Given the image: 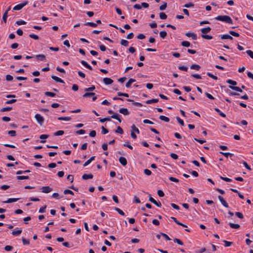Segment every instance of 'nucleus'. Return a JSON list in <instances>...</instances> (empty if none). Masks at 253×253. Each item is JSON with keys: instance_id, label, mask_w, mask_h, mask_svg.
I'll list each match as a JSON object with an SVG mask.
<instances>
[{"instance_id": "obj_6", "label": "nucleus", "mask_w": 253, "mask_h": 253, "mask_svg": "<svg viewBox=\"0 0 253 253\" xmlns=\"http://www.w3.org/2000/svg\"><path fill=\"white\" fill-rule=\"evenodd\" d=\"M42 192L44 193H48L52 191V188L48 186H43L41 188Z\"/></svg>"}, {"instance_id": "obj_39", "label": "nucleus", "mask_w": 253, "mask_h": 253, "mask_svg": "<svg viewBox=\"0 0 253 253\" xmlns=\"http://www.w3.org/2000/svg\"><path fill=\"white\" fill-rule=\"evenodd\" d=\"M85 25H87L92 27H96L97 26V24L90 22H87L85 24Z\"/></svg>"}, {"instance_id": "obj_21", "label": "nucleus", "mask_w": 253, "mask_h": 253, "mask_svg": "<svg viewBox=\"0 0 253 253\" xmlns=\"http://www.w3.org/2000/svg\"><path fill=\"white\" fill-rule=\"evenodd\" d=\"M127 101H128V102H132L134 106H137V107H141V106H142V104L141 103L135 102L133 100L128 99H127Z\"/></svg>"}, {"instance_id": "obj_2", "label": "nucleus", "mask_w": 253, "mask_h": 253, "mask_svg": "<svg viewBox=\"0 0 253 253\" xmlns=\"http://www.w3.org/2000/svg\"><path fill=\"white\" fill-rule=\"evenodd\" d=\"M108 113L110 114H112V116L110 117V118L116 119L117 121H118L120 123H121L122 120L120 118L119 116L120 115L118 114L114 113L112 110H109L108 111Z\"/></svg>"}, {"instance_id": "obj_28", "label": "nucleus", "mask_w": 253, "mask_h": 253, "mask_svg": "<svg viewBox=\"0 0 253 253\" xmlns=\"http://www.w3.org/2000/svg\"><path fill=\"white\" fill-rule=\"evenodd\" d=\"M214 110L216 112H217L220 116H221L222 117H224V118L226 117L225 114H224V113L221 112L219 109H218L217 108H214Z\"/></svg>"}, {"instance_id": "obj_40", "label": "nucleus", "mask_w": 253, "mask_h": 253, "mask_svg": "<svg viewBox=\"0 0 253 253\" xmlns=\"http://www.w3.org/2000/svg\"><path fill=\"white\" fill-rule=\"evenodd\" d=\"M160 18L161 19L164 20L167 19V15L164 12H161L160 13Z\"/></svg>"}, {"instance_id": "obj_50", "label": "nucleus", "mask_w": 253, "mask_h": 253, "mask_svg": "<svg viewBox=\"0 0 253 253\" xmlns=\"http://www.w3.org/2000/svg\"><path fill=\"white\" fill-rule=\"evenodd\" d=\"M173 241L179 245L182 246L183 245V243L179 239L175 238Z\"/></svg>"}, {"instance_id": "obj_31", "label": "nucleus", "mask_w": 253, "mask_h": 253, "mask_svg": "<svg viewBox=\"0 0 253 253\" xmlns=\"http://www.w3.org/2000/svg\"><path fill=\"white\" fill-rule=\"evenodd\" d=\"M71 118L70 117H60L58 118V120H62V121H70L71 120Z\"/></svg>"}, {"instance_id": "obj_35", "label": "nucleus", "mask_w": 253, "mask_h": 253, "mask_svg": "<svg viewBox=\"0 0 253 253\" xmlns=\"http://www.w3.org/2000/svg\"><path fill=\"white\" fill-rule=\"evenodd\" d=\"M111 121V119H110V117H107L103 118V119H101V118L99 119V121L101 123H104L106 121Z\"/></svg>"}, {"instance_id": "obj_8", "label": "nucleus", "mask_w": 253, "mask_h": 253, "mask_svg": "<svg viewBox=\"0 0 253 253\" xmlns=\"http://www.w3.org/2000/svg\"><path fill=\"white\" fill-rule=\"evenodd\" d=\"M185 36L187 37H191L192 39L194 40H196L197 39V35L191 32L186 33Z\"/></svg>"}, {"instance_id": "obj_26", "label": "nucleus", "mask_w": 253, "mask_h": 253, "mask_svg": "<svg viewBox=\"0 0 253 253\" xmlns=\"http://www.w3.org/2000/svg\"><path fill=\"white\" fill-rule=\"evenodd\" d=\"M159 119L165 122H169V119L168 117L163 115L160 116Z\"/></svg>"}, {"instance_id": "obj_7", "label": "nucleus", "mask_w": 253, "mask_h": 253, "mask_svg": "<svg viewBox=\"0 0 253 253\" xmlns=\"http://www.w3.org/2000/svg\"><path fill=\"white\" fill-rule=\"evenodd\" d=\"M218 199L221 204L225 208H228L229 206L227 203L226 202V201L223 199V198L221 196H218Z\"/></svg>"}, {"instance_id": "obj_64", "label": "nucleus", "mask_w": 253, "mask_h": 253, "mask_svg": "<svg viewBox=\"0 0 253 253\" xmlns=\"http://www.w3.org/2000/svg\"><path fill=\"white\" fill-rule=\"evenodd\" d=\"M22 240L23 244L24 245H29L30 244L29 241L28 240H27V239H26L23 238Z\"/></svg>"}, {"instance_id": "obj_4", "label": "nucleus", "mask_w": 253, "mask_h": 253, "mask_svg": "<svg viewBox=\"0 0 253 253\" xmlns=\"http://www.w3.org/2000/svg\"><path fill=\"white\" fill-rule=\"evenodd\" d=\"M35 118L37 121V122L40 125H42L44 122L43 118L39 114H37L35 115Z\"/></svg>"}, {"instance_id": "obj_58", "label": "nucleus", "mask_w": 253, "mask_h": 253, "mask_svg": "<svg viewBox=\"0 0 253 253\" xmlns=\"http://www.w3.org/2000/svg\"><path fill=\"white\" fill-rule=\"evenodd\" d=\"M194 6V4L192 2H189L188 3L185 4L184 6L186 8H189L191 7H193Z\"/></svg>"}, {"instance_id": "obj_25", "label": "nucleus", "mask_w": 253, "mask_h": 253, "mask_svg": "<svg viewBox=\"0 0 253 253\" xmlns=\"http://www.w3.org/2000/svg\"><path fill=\"white\" fill-rule=\"evenodd\" d=\"M95 93L94 92H89L88 91H86L83 95V97H88L94 96Z\"/></svg>"}, {"instance_id": "obj_47", "label": "nucleus", "mask_w": 253, "mask_h": 253, "mask_svg": "<svg viewBox=\"0 0 253 253\" xmlns=\"http://www.w3.org/2000/svg\"><path fill=\"white\" fill-rule=\"evenodd\" d=\"M64 132L63 130H58L54 133L55 136L62 135L64 134Z\"/></svg>"}, {"instance_id": "obj_46", "label": "nucleus", "mask_w": 253, "mask_h": 253, "mask_svg": "<svg viewBox=\"0 0 253 253\" xmlns=\"http://www.w3.org/2000/svg\"><path fill=\"white\" fill-rule=\"evenodd\" d=\"M115 210L117 211L120 214L122 215H125L124 212L118 208H115Z\"/></svg>"}, {"instance_id": "obj_57", "label": "nucleus", "mask_w": 253, "mask_h": 253, "mask_svg": "<svg viewBox=\"0 0 253 253\" xmlns=\"http://www.w3.org/2000/svg\"><path fill=\"white\" fill-rule=\"evenodd\" d=\"M207 75H208L209 77H210L212 79H214V80H217V77L216 76H214V75H212V74H211V73H209V72L207 73Z\"/></svg>"}, {"instance_id": "obj_12", "label": "nucleus", "mask_w": 253, "mask_h": 253, "mask_svg": "<svg viewBox=\"0 0 253 253\" xmlns=\"http://www.w3.org/2000/svg\"><path fill=\"white\" fill-rule=\"evenodd\" d=\"M36 58L39 61H45L46 59L45 56L43 54H38L36 56Z\"/></svg>"}, {"instance_id": "obj_55", "label": "nucleus", "mask_w": 253, "mask_h": 253, "mask_svg": "<svg viewBox=\"0 0 253 253\" xmlns=\"http://www.w3.org/2000/svg\"><path fill=\"white\" fill-rule=\"evenodd\" d=\"M46 208V206L45 205L43 207H41L39 211V212H40V213H43L45 211V209Z\"/></svg>"}, {"instance_id": "obj_9", "label": "nucleus", "mask_w": 253, "mask_h": 253, "mask_svg": "<svg viewBox=\"0 0 253 253\" xmlns=\"http://www.w3.org/2000/svg\"><path fill=\"white\" fill-rule=\"evenodd\" d=\"M119 161L120 164L123 166H126L127 165V160L126 158L124 157H120Z\"/></svg>"}, {"instance_id": "obj_34", "label": "nucleus", "mask_w": 253, "mask_h": 253, "mask_svg": "<svg viewBox=\"0 0 253 253\" xmlns=\"http://www.w3.org/2000/svg\"><path fill=\"white\" fill-rule=\"evenodd\" d=\"M44 94L47 96H51V97H54L56 95L55 93L49 92V91H46L44 92Z\"/></svg>"}, {"instance_id": "obj_33", "label": "nucleus", "mask_w": 253, "mask_h": 253, "mask_svg": "<svg viewBox=\"0 0 253 253\" xmlns=\"http://www.w3.org/2000/svg\"><path fill=\"white\" fill-rule=\"evenodd\" d=\"M201 37L202 38L206 40H211L212 39V37L211 36L206 35V34H202Z\"/></svg>"}, {"instance_id": "obj_41", "label": "nucleus", "mask_w": 253, "mask_h": 253, "mask_svg": "<svg viewBox=\"0 0 253 253\" xmlns=\"http://www.w3.org/2000/svg\"><path fill=\"white\" fill-rule=\"evenodd\" d=\"M226 82L230 84H231L232 85H236L237 83L236 81H233L232 80H228Z\"/></svg>"}, {"instance_id": "obj_56", "label": "nucleus", "mask_w": 253, "mask_h": 253, "mask_svg": "<svg viewBox=\"0 0 253 253\" xmlns=\"http://www.w3.org/2000/svg\"><path fill=\"white\" fill-rule=\"evenodd\" d=\"M29 37L31 38L34 39L35 40H39V37H38V36L35 35L34 34H30Z\"/></svg>"}, {"instance_id": "obj_20", "label": "nucleus", "mask_w": 253, "mask_h": 253, "mask_svg": "<svg viewBox=\"0 0 253 253\" xmlns=\"http://www.w3.org/2000/svg\"><path fill=\"white\" fill-rule=\"evenodd\" d=\"M81 63L86 68L88 69L89 70H92V68L91 66H90L86 61L84 60H82L81 61Z\"/></svg>"}, {"instance_id": "obj_17", "label": "nucleus", "mask_w": 253, "mask_h": 253, "mask_svg": "<svg viewBox=\"0 0 253 253\" xmlns=\"http://www.w3.org/2000/svg\"><path fill=\"white\" fill-rule=\"evenodd\" d=\"M19 200V198H9L7 200L3 201L4 203H11L13 202H15Z\"/></svg>"}, {"instance_id": "obj_61", "label": "nucleus", "mask_w": 253, "mask_h": 253, "mask_svg": "<svg viewBox=\"0 0 253 253\" xmlns=\"http://www.w3.org/2000/svg\"><path fill=\"white\" fill-rule=\"evenodd\" d=\"M16 101H17L16 99H12L7 101L5 103L7 104H12V103L16 102Z\"/></svg>"}, {"instance_id": "obj_63", "label": "nucleus", "mask_w": 253, "mask_h": 253, "mask_svg": "<svg viewBox=\"0 0 253 253\" xmlns=\"http://www.w3.org/2000/svg\"><path fill=\"white\" fill-rule=\"evenodd\" d=\"M102 129V133L103 134H105L108 132V130L107 129L105 128L103 126L101 127Z\"/></svg>"}, {"instance_id": "obj_62", "label": "nucleus", "mask_w": 253, "mask_h": 253, "mask_svg": "<svg viewBox=\"0 0 253 253\" xmlns=\"http://www.w3.org/2000/svg\"><path fill=\"white\" fill-rule=\"evenodd\" d=\"M246 53L250 56L252 59H253V51L251 50H248L246 51Z\"/></svg>"}, {"instance_id": "obj_13", "label": "nucleus", "mask_w": 253, "mask_h": 253, "mask_svg": "<svg viewBox=\"0 0 253 253\" xmlns=\"http://www.w3.org/2000/svg\"><path fill=\"white\" fill-rule=\"evenodd\" d=\"M22 229L16 228L14 231H12V234L14 236H18L22 233Z\"/></svg>"}, {"instance_id": "obj_14", "label": "nucleus", "mask_w": 253, "mask_h": 253, "mask_svg": "<svg viewBox=\"0 0 253 253\" xmlns=\"http://www.w3.org/2000/svg\"><path fill=\"white\" fill-rule=\"evenodd\" d=\"M171 218L177 224H178L179 225H180V226H182L184 227H187V226L186 225H185V224L182 223L181 222H179V221H178L175 217H171Z\"/></svg>"}, {"instance_id": "obj_45", "label": "nucleus", "mask_w": 253, "mask_h": 253, "mask_svg": "<svg viewBox=\"0 0 253 253\" xmlns=\"http://www.w3.org/2000/svg\"><path fill=\"white\" fill-rule=\"evenodd\" d=\"M12 109V107H3L2 108L0 109L1 112H5V111H9Z\"/></svg>"}, {"instance_id": "obj_44", "label": "nucleus", "mask_w": 253, "mask_h": 253, "mask_svg": "<svg viewBox=\"0 0 253 253\" xmlns=\"http://www.w3.org/2000/svg\"><path fill=\"white\" fill-rule=\"evenodd\" d=\"M95 89V86L92 85L90 87L84 88V91H91L94 90Z\"/></svg>"}, {"instance_id": "obj_36", "label": "nucleus", "mask_w": 253, "mask_h": 253, "mask_svg": "<svg viewBox=\"0 0 253 253\" xmlns=\"http://www.w3.org/2000/svg\"><path fill=\"white\" fill-rule=\"evenodd\" d=\"M181 45L184 47H189L190 46V43L188 41H183L181 42Z\"/></svg>"}, {"instance_id": "obj_3", "label": "nucleus", "mask_w": 253, "mask_h": 253, "mask_svg": "<svg viewBox=\"0 0 253 253\" xmlns=\"http://www.w3.org/2000/svg\"><path fill=\"white\" fill-rule=\"evenodd\" d=\"M28 2L27 1H25L23 2L22 3H20L19 4H17L15 5L13 8V9L14 10H21L23 7H24L25 5H26L28 4Z\"/></svg>"}, {"instance_id": "obj_23", "label": "nucleus", "mask_w": 253, "mask_h": 253, "mask_svg": "<svg viewBox=\"0 0 253 253\" xmlns=\"http://www.w3.org/2000/svg\"><path fill=\"white\" fill-rule=\"evenodd\" d=\"M229 88L232 89H233V90H236L237 91H238V92H243L242 89L241 88H240V87H237V86H234L230 85V86H229Z\"/></svg>"}, {"instance_id": "obj_59", "label": "nucleus", "mask_w": 253, "mask_h": 253, "mask_svg": "<svg viewBox=\"0 0 253 253\" xmlns=\"http://www.w3.org/2000/svg\"><path fill=\"white\" fill-rule=\"evenodd\" d=\"M167 6V2H165L163 5H162L160 6V9L161 10H164L166 8Z\"/></svg>"}, {"instance_id": "obj_51", "label": "nucleus", "mask_w": 253, "mask_h": 253, "mask_svg": "<svg viewBox=\"0 0 253 253\" xmlns=\"http://www.w3.org/2000/svg\"><path fill=\"white\" fill-rule=\"evenodd\" d=\"M8 134L11 136H15L16 135V132L15 130H9L8 131Z\"/></svg>"}, {"instance_id": "obj_27", "label": "nucleus", "mask_w": 253, "mask_h": 253, "mask_svg": "<svg viewBox=\"0 0 253 253\" xmlns=\"http://www.w3.org/2000/svg\"><path fill=\"white\" fill-rule=\"evenodd\" d=\"M200 68H201L200 66L197 64H193L190 66V68L191 69H194L197 71L199 70Z\"/></svg>"}, {"instance_id": "obj_24", "label": "nucleus", "mask_w": 253, "mask_h": 253, "mask_svg": "<svg viewBox=\"0 0 253 253\" xmlns=\"http://www.w3.org/2000/svg\"><path fill=\"white\" fill-rule=\"evenodd\" d=\"M229 226L231 228L233 229H238L240 228V226L238 224H234L233 223H229Z\"/></svg>"}, {"instance_id": "obj_18", "label": "nucleus", "mask_w": 253, "mask_h": 253, "mask_svg": "<svg viewBox=\"0 0 253 253\" xmlns=\"http://www.w3.org/2000/svg\"><path fill=\"white\" fill-rule=\"evenodd\" d=\"M211 28L210 27L204 28L201 29V32L203 34H206L210 32Z\"/></svg>"}, {"instance_id": "obj_54", "label": "nucleus", "mask_w": 253, "mask_h": 253, "mask_svg": "<svg viewBox=\"0 0 253 253\" xmlns=\"http://www.w3.org/2000/svg\"><path fill=\"white\" fill-rule=\"evenodd\" d=\"M235 215L239 218L243 219L244 218L243 214L240 212H236Z\"/></svg>"}, {"instance_id": "obj_30", "label": "nucleus", "mask_w": 253, "mask_h": 253, "mask_svg": "<svg viewBox=\"0 0 253 253\" xmlns=\"http://www.w3.org/2000/svg\"><path fill=\"white\" fill-rule=\"evenodd\" d=\"M121 44L124 46H127L128 45V42L126 40L122 39L121 41Z\"/></svg>"}, {"instance_id": "obj_11", "label": "nucleus", "mask_w": 253, "mask_h": 253, "mask_svg": "<svg viewBox=\"0 0 253 253\" xmlns=\"http://www.w3.org/2000/svg\"><path fill=\"white\" fill-rule=\"evenodd\" d=\"M119 112L124 115L127 116L129 114V112L126 108H123L119 110Z\"/></svg>"}, {"instance_id": "obj_37", "label": "nucleus", "mask_w": 253, "mask_h": 253, "mask_svg": "<svg viewBox=\"0 0 253 253\" xmlns=\"http://www.w3.org/2000/svg\"><path fill=\"white\" fill-rule=\"evenodd\" d=\"M132 131H135L137 134H139L140 133L139 130L134 125H133L131 127Z\"/></svg>"}, {"instance_id": "obj_53", "label": "nucleus", "mask_w": 253, "mask_h": 253, "mask_svg": "<svg viewBox=\"0 0 253 253\" xmlns=\"http://www.w3.org/2000/svg\"><path fill=\"white\" fill-rule=\"evenodd\" d=\"M64 194H71V195H74V193L73 191H72L70 190L69 189H65L64 191Z\"/></svg>"}, {"instance_id": "obj_38", "label": "nucleus", "mask_w": 253, "mask_h": 253, "mask_svg": "<svg viewBox=\"0 0 253 253\" xmlns=\"http://www.w3.org/2000/svg\"><path fill=\"white\" fill-rule=\"evenodd\" d=\"M167 35V33L166 31H163L160 32V36L163 39H165Z\"/></svg>"}, {"instance_id": "obj_32", "label": "nucleus", "mask_w": 253, "mask_h": 253, "mask_svg": "<svg viewBox=\"0 0 253 253\" xmlns=\"http://www.w3.org/2000/svg\"><path fill=\"white\" fill-rule=\"evenodd\" d=\"M115 132L119 134H123L124 133L123 129L120 126H118L117 127V129L115 130Z\"/></svg>"}, {"instance_id": "obj_5", "label": "nucleus", "mask_w": 253, "mask_h": 253, "mask_svg": "<svg viewBox=\"0 0 253 253\" xmlns=\"http://www.w3.org/2000/svg\"><path fill=\"white\" fill-rule=\"evenodd\" d=\"M149 201L155 205L156 206L158 207H161L162 206V204L160 202H157L154 198H153L151 195L149 194Z\"/></svg>"}, {"instance_id": "obj_49", "label": "nucleus", "mask_w": 253, "mask_h": 253, "mask_svg": "<svg viewBox=\"0 0 253 253\" xmlns=\"http://www.w3.org/2000/svg\"><path fill=\"white\" fill-rule=\"evenodd\" d=\"M17 179L18 180L28 179H29V176L19 175L17 176Z\"/></svg>"}, {"instance_id": "obj_15", "label": "nucleus", "mask_w": 253, "mask_h": 253, "mask_svg": "<svg viewBox=\"0 0 253 253\" xmlns=\"http://www.w3.org/2000/svg\"><path fill=\"white\" fill-rule=\"evenodd\" d=\"M135 82V80L133 79H130L128 82L126 84V86L127 88H129L131 86L132 83Z\"/></svg>"}, {"instance_id": "obj_1", "label": "nucleus", "mask_w": 253, "mask_h": 253, "mask_svg": "<svg viewBox=\"0 0 253 253\" xmlns=\"http://www.w3.org/2000/svg\"><path fill=\"white\" fill-rule=\"evenodd\" d=\"M215 19L223 21L229 24H232L233 23V21L230 17L227 15H219L215 18Z\"/></svg>"}, {"instance_id": "obj_60", "label": "nucleus", "mask_w": 253, "mask_h": 253, "mask_svg": "<svg viewBox=\"0 0 253 253\" xmlns=\"http://www.w3.org/2000/svg\"><path fill=\"white\" fill-rule=\"evenodd\" d=\"M67 179L72 183L74 181V176L73 175L69 174L67 176Z\"/></svg>"}, {"instance_id": "obj_42", "label": "nucleus", "mask_w": 253, "mask_h": 253, "mask_svg": "<svg viewBox=\"0 0 253 253\" xmlns=\"http://www.w3.org/2000/svg\"><path fill=\"white\" fill-rule=\"evenodd\" d=\"M229 33L230 35L234 37H238L240 36V35L238 33L233 31H230Z\"/></svg>"}, {"instance_id": "obj_48", "label": "nucleus", "mask_w": 253, "mask_h": 253, "mask_svg": "<svg viewBox=\"0 0 253 253\" xmlns=\"http://www.w3.org/2000/svg\"><path fill=\"white\" fill-rule=\"evenodd\" d=\"M223 242L224 243V244H225L224 246L226 247H230L233 244V243L232 242H229V241H226V240H224Z\"/></svg>"}, {"instance_id": "obj_19", "label": "nucleus", "mask_w": 253, "mask_h": 253, "mask_svg": "<svg viewBox=\"0 0 253 253\" xmlns=\"http://www.w3.org/2000/svg\"><path fill=\"white\" fill-rule=\"evenodd\" d=\"M51 78L57 82H59V83H64V82L63 80H62L61 79H60L55 76H54V75L52 76Z\"/></svg>"}, {"instance_id": "obj_29", "label": "nucleus", "mask_w": 253, "mask_h": 253, "mask_svg": "<svg viewBox=\"0 0 253 253\" xmlns=\"http://www.w3.org/2000/svg\"><path fill=\"white\" fill-rule=\"evenodd\" d=\"M158 101H159V99H150V100H147L146 103L147 104H150V103H157Z\"/></svg>"}, {"instance_id": "obj_52", "label": "nucleus", "mask_w": 253, "mask_h": 253, "mask_svg": "<svg viewBox=\"0 0 253 253\" xmlns=\"http://www.w3.org/2000/svg\"><path fill=\"white\" fill-rule=\"evenodd\" d=\"M176 120L177 121V122L182 126H183L184 125V122L179 117H177L176 118Z\"/></svg>"}, {"instance_id": "obj_10", "label": "nucleus", "mask_w": 253, "mask_h": 253, "mask_svg": "<svg viewBox=\"0 0 253 253\" xmlns=\"http://www.w3.org/2000/svg\"><path fill=\"white\" fill-rule=\"evenodd\" d=\"M103 81V83L106 85L111 84L113 82V80L109 78H104Z\"/></svg>"}, {"instance_id": "obj_22", "label": "nucleus", "mask_w": 253, "mask_h": 253, "mask_svg": "<svg viewBox=\"0 0 253 253\" xmlns=\"http://www.w3.org/2000/svg\"><path fill=\"white\" fill-rule=\"evenodd\" d=\"M221 39L233 40V37L229 35H223L220 36Z\"/></svg>"}, {"instance_id": "obj_16", "label": "nucleus", "mask_w": 253, "mask_h": 253, "mask_svg": "<svg viewBox=\"0 0 253 253\" xmlns=\"http://www.w3.org/2000/svg\"><path fill=\"white\" fill-rule=\"evenodd\" d=\"M93 178V175L92 174H84L82 176V178L84 180H87L88 179H91Z\"/></svg>"}, {"instance_id": "obj_43", "label": "nucleus", "mask_w": 253, "mask_h": 253, "mask_svg": "<svg viewBox=\"0 0 253 253\" xmlns=\"http://www.w3.org/2000/svg\"><path fill=\"white\" fill-rule=\"evenodd\" d=\"M220 153L222 154L223 155H224L226 158H228L229 156H232L233 155V154H231V153H228V152H220Z\"/></svg>"}]
</instances>
